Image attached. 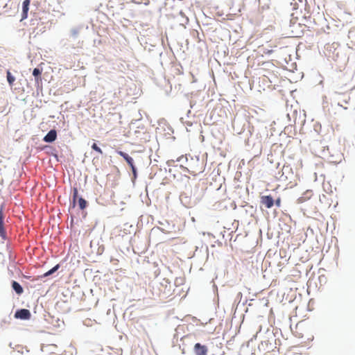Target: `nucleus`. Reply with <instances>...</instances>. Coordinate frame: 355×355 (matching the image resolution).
<instances>
[{"mask_svg": "<svg viewBox=\"0 0 355 355\" xmlns=\"http://www.w3.org/2000/svg\"><path fill=\"white\" fill-rule=\"evenodd\" d=\"M117 153L119 155H121L122 157H123V159L127 162L128 165L132 168V173H133L134 176L136 177L137 176V171H136V168L133 163V159L131 157H130L127 153H125L123 151H118Z\"/></svg>", "mask_w": 355, "mask_h": 355, "instance_id": "nucleus-1", "label": "nucleus"}, {"mask_svg": "<svg viewBox=\"0 0 355 355\" xmlns=\"http://www.w3.org/2000/svg\"><path fill=\"white\" fill-rule=\"evenodd\" d=\"M196 165H191L189 166L190 169L189 171L191 174L196 175L198 173H200L203 171V164L202 162H200L198 159L196 160Z\"/></svg>", "mask_w": 355, "mask_h": 355, "instance_id": "nucleus-2", "label": "nucleus"}, {"mask_svg": "<svg viewBox=\"0 0 355 355\" xmlns=\"http://www.w3.org/2000/svg\"><path fill=\"white\" fill-rule=\"evenodd\" d=\"M31 316L30 311L26 309L17 310L15 313V318L21 320H29Z\"/></svg>", "mask_w": 355, "mask_h": 355, "instance_id": "nucleus-3", "label": "nucleus"}, {"mask_svg": "<svg viewBox=\"0 0 355 355\" xmlns=\"http://www.w3.org/2000/svg\"><path fill=\"white\" fill-rule=\"evenodd\" d=\"M193 350L196 355H207L208 352L207 346L200 343L195 344Z\"/></svg>", "mask_w": 355, "mask_h": 355, "instance_id": "nucleus-4", "label": "nucleus"}, {"mask_svg": "<svg viewBox=\"0 0 355 355\" xmlns=\"http://www.w3.org/2000/svg\"><path fill=\"white\" fill-rule=\"evenodd\" d=\"M261 203L266 208L270 209L274 205L275 201L271 196H263L261 197Z\"/></svg>", "mask_w": 355, "mask_h": 355, "instance_id": "nucleus-5", "label": "nucleus"}, {"mask_svg": "<svg viewBox=\"0 0 355 355\" xmlns=\"http://www.w3.org/2000/svg\"><path fill=\"white\" fill-rule=\"evenodd\" d=\"M3 219H4V216H3V209L1 208L0 209V236L3 239H6V232L4 229Z\"/></svg>", "mask_w": 355, "mask_h": 355, "instance_id": "nucleus-6", "label": "nucleus"}, {"mask_svg": "<svg viewBox=\"0 0 355 355\" xmlns=\"http://www.w3.org/2000/svg\"><path fill=\"white\" fill-rule=\"evenodd\" d=\"M57 138V132L55 130H51L44 137L43 140L45 142L51 143L54 141Z\"/></svg>", "mask_w": 355, "mask_h": 355, "instance_id": "nucleus-7", "label": "nucleus"}, {"mask_svg": "<svg viewBox=\"0 0 355 355\" xmlns=\"http://www.w3.org/2000/svg\"><path fill=\"white\" fill-rule=\"evenodd\" d=\"M30 2H31V0H24L23 2L22 19H26L27 17Z\"/></svg>", "mask_w": 355, "mask_h": 355, "instance_id": "nucleus-8", "label": "nucleus"}, {"mask_svg": "<svg viewBox=\"0 0 355 355\" xmlns=\"http://www.w3.org/2000/svg\"><path fill=\"white\" fill-rule=\"evenodd\" d=\"M12 287L18 295H21L24 291L23 288L17 282L13 281L12 283Z\"/></svg>", "mask_w": 355, "mask_h": 355, "instance_id": "nucleus-9", "label": "nucleus"}, {"mask_svg": "<svg viewBox=\"0 0 355 355\" xmlns=\"http://www.w3.org/2000/svg\"><path fill=\"white\" fill-rule=\"evenodd\" d=\"M42 73V71L37 68H35L33 71V75L36 78L35 80L37 83L41 80L40 75Z\"/></svg>", "mask_w": 355, "mask_h": 355, "instance_id": "nucleus-10", "label": "nucleus"}, {"mask_svg": "<svg viewBox=\"0 0 355 355\" xmlns=\"http://www.w3.org/2000/svg\"><path fill=\"white\" fill-rule=\"evenodd\" d=\"M77 200L80 209H84L86 208L87 202L84 198L80 197Z\"/></svg>", "mask_w": 355, "mask_h": 355, "instance_id": "nucleus-11", "label": "nucleus"}, {"mask_svg": "<svg viewBox=\"0 0 355 355\" xmlns=\"http://www.w3.org/2000/svg\"><path fill=\"white\" fill-rule=\"evenodd\" d=\"M60 268V265L59 264H57L55 266H54L53 268H51V270H49V271H47L46 272H45L44 274V277H48L51 275H52L53 272H55V271H57L58 270V268Z\"/></svg>", "mask_w": 355, "mask_h": 355, "instance_id": "nucleus-12", "label": "nucleus"}, {"mask_svg": "<svg viewBox=\"0 0 355 355\" xmlns=\"http://www.w3.org/2000/svg\"><path fill=\"white\" fill-rule=\"evenodd\" d=\"M6 73H7V80H8L9 85L12 86L13 83L15 80V78L13 76H12L10 71H8Z\"/></svg>", "mask_w": 355, "mask_h": 355, "instance_id": "nucleus-13", "label": "nucleus"}, {"mask_svg": "<svg viewBox=\"0 0 355 355\" xmlns=\"http://www.w3.org/2000/svg\"><path fill=\"white\" fill-rule=\"evenodd\" d=\"M291 171V168H290V166H285V165H284V166H283V168H282V175H281V178H282V179H284V180H288V176H286V175H285V176H284V171Z\"/></svg>", "mask_w": 355, "mask_h": 355, "instance_id": "nucleus-14", "label": "nucleus"}, {"mask_svg": "<svg viewBox=\"0 0 355 355\" xmlns=\"http://www.w3.org/2000/svg\"><path fill=\"white\" fill-rule=\"evenodd\" d=\"M78 189L75 187L73 189V196H72L73 205H75L76 200L79 198H78Z\"/></svg>", "mask_w": 355, "mask_h": 355, "instance_id": "nucleus-15", "label": "nucleus"}, {"mask_svg": "<svg viewBox=\"0 0 355 355\" xmlns=\"http://www.w3.org/2000/svg\"><path fill=\"white\" fill-rule=\"evenodd\" d=\"M92 148L100 154H103L102 150L97 146L96 143H94L92 146Z\"/></svg>", "mask_w": 355, "mask_h": 355, "instance_id": "nucleus-16", "label": "nucleus"}, {"mask_svg": "<svg viewBox=\"0 0 355 355\" xmlns=\"http://www.w3.org/2000/svg\"><path fill=\"white\" fill-rule=\"evenodd\" d=\"M275 205L277 206V207H280L281 206V199L279 198H277L276 200H275Z\"/></svg>", "mask_w": 355, "mask_h": 355, "instance_id": "nucleus-17", "label": "nucleus"}, {"mask_svg": "<svg viewBox=\"0 0 355 355\" xmlns=\"http://www.w3.org/2000/svg\"><path fill=\"white\" fill-rule=\"evenodd\" d=\"M171 162H175V161H174L173 159L168 160V161L167 162V164H168V165H170Z\"/></svg>", "mask_w": 355, "mask_h": 355, "instance_id": "nucleus-18", "label": "nucleus"}, {"mask_svg": "<svg viewBox=\"0 0 355 355\" xmlns=\"http://www.w3.org/2000/svg\"><path fill=\"white\" fill-rule=\"evenodd\" d=\"M182 157V156H180V157H178L176 161L177 162H180L181 160Z\"/></svg>", "mask_w": 355, "mask_h": 355, "instance_id": "nucleus-19", "label": "nucleus"}]
</instances>
